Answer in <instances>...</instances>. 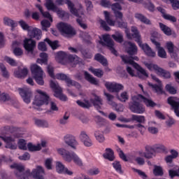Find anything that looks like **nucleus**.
Instances as JSON below:
<instances>
[{
  "label": "nucleus",
  "mask_w": 179,
  "mask_h": 179,
  "mask_svg": "<svg viewBox=\"0 0 179 179\" xmlns=\"http://www.w3.org/2000/svg\"><path fill=\"white\" fill-rule=\"evenodd\" d=\"M153 147L155 153H162V152H166V146L163 144H156Z\"/></svg>",
  "instance_id": "obj_52"
},
{
  "label": "nucleus",
  "mask_w": 179,
  "mask_h": 179,
  "mask_svg": "<svg viewBox=\"0 0 179 179\" xmlns=\"http://www.w3.org/2000/svg\"><path fill=\"white\" fill-rule=\"evenodd\" d=\"M47 146V141H41V143L33 144L31 143H29L27 144V149L29 152H37L38 150H41L43 148H45Z\"/></svg>",
  "instance_id": "obj_27"
},
{
  "label": "nucleus",
  "mask_w": 179,
  "mask_h": 179,
  "mask_svg": "<svg viewBox=\"0 0 179 179\" xmlns=\"http://www.w3.org/2000/svg\"><path fill=\"white\" fill-rule=\"evenodd\" d=\"M47 71L48 75L52 78V79H58L59 80H66V83H67V86H76L77 89H80V85L78 83H75L74 81H72V80L69 79L66 75L63 73H57L56 76L54 74V67L52 66H48Z\"/></svg>",
  "instance_id": "obj_11"
},
{
  "label": "nucleus",
  "mask_w": 179,
  "mask_h": 179,
  "mask_svg": "<svg viewBox=\"0 0 179 179\" xmlns=\"http://www.w3.org/2000/svg\"><path fill=\"white\" fill-rule=\"evenodd\" d=\"M94 136L96 141H98V142H99L100 143H103L105 141L104 136L103 135V132L100 131H95Z\"/></svg>",
  "instance_id": "obj_56"
},
{
  "label": "nucleus",
  "mask_w": 179,
  "mask_h": 179,
  "mask_svg": "<svg viewBox=\"0 0 179 179\" xmlns=\"http://www.w3.org/2000/svg\"><path fill=\"white\" fill-rule=\"evenodd\" d=\"M157 32H154L151 35L150 40L153 44H155L157 51H158V57L159 58H167V53L163 47L160 46V43L157 42Z\"/></svg>",
  "instance_id": "obj_16"
},
{
  "label": "nucleus",
  "mask_w": 179,
  "mask_h": 179,
  "mask_svg": "<svg viewBox=\"0 0 179 179\" xmlns=\"http://www.w3.org/2000/svg\"><path fill=\"white\" fill-rule=\"evenodd\" d=\"M64 142L66 145H68V146H70L72 149H74V150H76L78 145H79V143L78 141H76V138L73 135L71 134H66L64 136Z\"/></svg>",
  "instance_id": "obj_19"
},
{
  "label": "nucleus",
  "mask_w": 179,
  "mask_h": 179,
  "mask_svg": "<svg viewBox=\"0 0 179 179\" xmlns=\"http://www.w3.org/2000/svg\"><path fill=\"white\" fill-rule=\"evenodd\" d=\"M126 51L129 55H136L138 53V48L136 45L131 42H125Z\"/></svg>",
  "instance_id": "obj_32"
},
{
  "label": "nucleus",
  "mask_w": 179,
  "mask_h": 179,
  "mask_svg": "<svg viewBox=\"0 0 179 179\" xmlns=\"http://www.w3.org/2000/svg\"><path fill=\"white\" fill-rule=\"evenodd\" d=\"M84 75L86 80L90 82V83H92V85H99V81L92 76V75H90L89 73L85 71Z\"/></svg>",
  "instance_id": "obj_46"
},
{
  "label": "nucleus",
  "mask_w": 179,
  "mask_h": 179,
  "mask_svg": "<svg viewBox=\"0 0 179 179\" xmlns=\"http://www.w3.org/2000/svg\"><path fill=\"white\" fill-rule=\"evenodd\" d=\"M168 103L171 106L176 117H179V99L178 97L171 96L168 98Z\"/></svg>",
  "instance_id": "obj_26"
},
{
  "label": "nucleus",
  "mask_w": 179,
  "mask_h": 179,
  "mask_svg": "<svg viewBox=\"0 0 179 179\" xmlns=\"http://www.w3.org/2000/svg\"><path fill=\"white\" fill-rule=\"evenodd\" d=\"M79 64V58L77 56H70L67 63L68 66H75Z\"/></svg>",
  "instance_id": "obj_47"
},
{
  "label": "nucleus",
  "mask_w": 179,
  "mask_h": 179,
  "mask_svg": "<svg viewBox=\"0 0 179 179\" xmlns=\"http://www.w3.org/2000/svg\"><path fill=\"white\" fill-rule=\"evenodd\" d=\"M169 177L174 178V177H179V167L178 170L170 169L169 171Z\"/></svg>",
  "instance_id": "obj_64"
},
{
  "label": "nucleus",
  "mask_w": 179,
  "mask_h": 179,
  "mask_svg": "<svg viewBox=\"0 0 179 179\" xmlns=\"http://www.w3.org/2000/svg\"><path fill=\"white\" fill-rule=\"evenodd\" d=\"M122 61L124 62V64H128L129 65H132L135 69L138 71V73H135V71L132 69V68L129 67V66H127V71L130 75V76H138V78H140V79H146V78H149V74L148 73V71L145 70L143 67L141 66L138 64L136 62L129 60H125V57H122Z\"/></svg>",
  "instance_id": "obj_7"
},
{
  "label": "nucleus",
  "mask_w": 179,
  "mask_h": 179,
  "mask_svg": "<svg viewBox=\"0 0 179 179\" xmlns=\"http://www.w3.org/2000/svg\"><path fill=\"white\" fill-rule=\"evenodd\" d=\"M3 23L5 26H9L11 27V31H13V28L16 27V22L8 17H4L3 19Z\"/></svg>",
  "instance_id": "obj_39"
},
{
  "label": "nucleus",
  "mask_w": 179,
  "mask_h": 179,
  "mask_svg": "<svg viewBox=\"0 0 179 179\" xmlns=\"http://www.w3.org/2000/svg\"><path fill=\"white\" fill-rule=\"evenodd\" d=\"M93 99L94 100L90 99V101L87 99H84V101H77V104L80 106V107H83V108H89V107H92V106H94L95 108L99 111V113H103L100 111L101 110V106H103V101L97 95H92Z\"/></svg>",
  "instance_id": "obj_10"
},
{
  "label": "nucleus",
  "mask_w": 179,
  "mask_h": 179,
  "mask_svg": "<svg viewBox=\"0 0 179 179\" xmlns=\"http://www.w3.org/2000/svg\"><path fill=\"white\" fill-rule=\"evenodd\" d=\"M122 61L124 62V64H128L129 65H132L135 69L138 71V73H135V71L132 69V68L129 67V66H127V71L130 75V76H138V78H140V79H146V78H149V74L148 73V71L145 70L143 67L141 66L138 64L136 62L129 60H125V57H122Z\"/></svg>",
  "instance_id": "obj_6"
},
{
  "label": "nucleus",
  "mask_w": 179,
  "mask_h": 179,
  "mask_svg": "<svg viewBox=\"0 0 179 179\" xmlns=\"http://www.w3.org/2000/svg\"><path fill=\"white\" fill-rule=\"evenodd\" d=\"M57 29L63 36H66L67 37H72V36L76 34V31L69 24L65 22L59 23Z\"/></svg>",
  "instance_id": "obj_15"
},
{
  "label": "nucleus",
  "mask_w": 179,
  "mask_h": 179,
  "mask_svg": "<svg viewBox=\"0 0 179 179\" xmlns=\"http://www.w3.org/2000/svg\"><path fill=\"white\" fill-rule=\"evenodd\" d=\"M103 157L104 159H107L108 160H110V162H113V160H114V151H113L111 148H106L105 153L103 154Z\"/></svg>",
  "instance_id": "obj_41"
},
{
  "label": "nucleus",
  "mask_w": 179,
  "mask_h": 179,
  "mask_svg": "<svg viewBox=\"0 0 179 179\" xmlns=\"http://www.w3.org/2000/svg\"><path fill=\"white\" fill-rule=\"evenodd\" d=\"M18 92L24 103L29 104V103H30V101H31V91H30L29 88H19Z\"/></svg>",
  "instance_id": "obj_24"
},
{
  "label": "nucleus",
  "mask_w": 179,
  "mask_h": 179,
  "mask_svg": "<svg viewBox=\"0 0 179 179\" xmlns=\"http://www.w3.org/2000/svg\"><path fill=\"white\" fill-rule=\"evenodd\" d=\"M35 124L37 125V127H42L43 128H47V127H48V122L45 120H36Z\"/></svg>",
  "instance_id": "obj_62"
},
{
  "label": "nucleus",
  "mask_w": 179,
  "mask_h": 179,
  "mask_svg": "<svg viewBox=\"0 0 179 179\" xmlns=\"http://www.w3.org/2000/svg\"><path fill=\"white\" fill-rule=\"evenodd\" d=\"M105 96H106L107 97L108 104H110V106H112V107H115L116 111L117 112L124 111V106L117 105L116 103H115V102L113 101V99H114V96L113 95H110L108 93H105Z\"/></svg>",
  "instance_id": "obj_33"
},
{
  "label": "nucleus",
  "mask_w": 179,
  "mask_h": 179,
  "mask_svg": "<svg viewBox=\"0 0 179 179\" xmlns=\"http://www.w3.org/2000/svg\"><path fill=\"white\" fill-rule=\"evenodd\" d=\"M28 37L24 40L23 47L27 51V54H33L34 52V48H36V42L31 38H35L36 40H41L43 34L41 30L37 27H32L30 28L27 33Z\"/></svg>",
  "instance_id": "obj_3"
},
{
  "label": "nucleus",
  "mask_w": 179,
  "mask_h": 179,
  "mask_svg": "<svg viewBox=\"0 0 179 179\" xmlns=\"http://www.w3.org/2000/svg\"><path fill=\"white\" fill-rule=\"evenodd\" d=\"M55 59L59 64H65L64 61H67L68 55L64 52H59L55 55Z\"/></svg>",
  "instance_id": "obj_36"
},
{
  "label": "nucleus",
  "mask_w": 179,
  "mask_h": 179,
  "mask_svg": "<svg viewBox=\"0 0 179 179\" xmlns=\"http://www.w3.org/2000/svg\"><path fill=\"white\" fill-rule=\"evenodd\" d=\"M70 157L71 162H72L73 160V162L75 163V164H77V166H83V162L82 161L80 157H79V156H78V155L74 152H71V155H70Z\"/></svg>",
  "instance_id": "obj_40"
},
{
  "label": "nucleus",
  "mask_w": 179,
  "mask_h": 179,
  "mask_svg": "<svg viewBox=\"0 0 179 179\" xmlns=\"http://www.w3.org/2000/svg\"><path fill=\"white\" fill-rule=\"evenodd\" d=\"M129 103V109L132 113H135L136 114H143L145 113V109L143 105L139 103L141 101H134Z\"/></svg>",
  "instance_id": "obj_20"
},
{
  "label": "nucleus",
  "mask_w": 179,
  "mask_h": 179,
  "mask_svg": "<svg viewBox=\"0 0 179 179\" xmlns=\"http://www.w3.org/2000/svg\"><path fill=\"white\" fill-rule=\"evenodd\" d=\"M88 70L90 72H92L94 76H97V78H101V76L104 75V72L101 69H93V67H90Z\"/></svg>",
  "instance_id": "obj_49"
},
{
  "label": "nucleus",
  "mask_w": 179,
  "mask_h": 179,
  "mask_svg": "<svg viewBox=\"0 0 179 179\" xmlns=\"http://www.w3.org/2000/svg\"><path fill=\"white\" fill-rule=\"evenodd\" d=\"M56 3H57V5H64V3H66L71 13L78 17L77 19V22L80 24V27L84 29H87V25L85 24L83 21V19H85V10H83L82 4L79 3L78 5V8L76 9L75 8V4L70 0H56Z\"/></svg>",
  "instance_id": "obj_2"
},
{
  "label": "nucleus",
  "mask_w": 179,
  "mask_h": 179,
  "mask_svg": "<svg viewBox=\"0 0 179 179\" xmlns=\"http://www.w3.org/2000/svg\"><path fill=\"white\" fill-rule=\"evenodd\" d=\"M158 12H160L162 13V17L166 20H169V22H171V23H176L177 22V18L175 16H173L170 14L166 13V10L162 7L157 8Z\"/></svg>",
  "instance_id": "obj_34"
},
{
  "label": "nucleus",
  "mask_w": 179,
  "mask_h": 179,
  "mask_svg": "<svg viewBox=\"0 0 179 179\" xmlns=\"http://www.w3.org/2000/svg\"><path fill=\"white\" fill-rule=\"evenodd\" d=\"M165 3H171L173 10H178L179 9V1L178 0H162Z\"/></svg>",
  "instance_id": "obj_50"
},
{
  "label": "nucleus",
  "mask_w": 179,
  "mask_h": 179,
  "mask_svg": "<svg viewBox=\"0 0 179 179\" xmlns=\"http://www.w3.org/2000/svg\"><path fill=\"white\" fill-rule=\"evenodd\" d=\"M50 87H52L55 92V96L62 100V101H66L68 98L66 96L62 94V89L59 87L58 83L51 80L50 81Z\"/></svg>",
  "instance_id": "obj_17"
},
{
  "label": "nucleus",
  "mask_w": 179,
  "mask_h": 179,
  "mask_svg": "<svg viewBox=\"0 0 179 179\" xmlns=\"http://www.w3.org/2000/svg\"><path fill=\"white\" fill-rule=\"evenodd\" d=\"M56 171L59 174H66L67 176H73V171L65 167V165L61 162H56Z\"/></svg>",
  "instance_id": "obj_25"
},
{
  "label": "nucleus",
  "mask_w": 179,
  "mask_h": 179,
  "mask_svg": "<svg viewBox=\"0 0 179 179\" xmlns=\"http://www.w3.org/2000/svg\"><path fill=\"white\" fill-rule=\"evenodd\" d=\"M33 102L34 108H37V107H40V106L44 104H50V110H52V111H58V106H57L55 101H51L50 96H48L44 91L37 90Z\"/></svg>",
  "instance_id": "obj_5"
},
{
  "label": "nucleus",
  "mask_w": 179,
  "mask_h": 179,
  "mask_svg": "<svg viewBox=\"0 0 179 179\" xmlns=\"http://www.w3.org/2000/svg\"><path fill=\"white\" fill-rule=\"evenodd\" d=\"M152 173L155 177H162L164 173L163 172V167L157 165L154 166Z\"/></svg>",
  "instance_id": "obj_43"
},
{
  "label": "nucleus",
  "mask_w": 179,
  "mask_h": 179,
  "mask_svg": "<svg viewBox=\"0 0 179 179\" xmlns=\"http://www.w3.org/2000/svg\"><path fill=\"white\" fill-rule=\"evenodd\" d=\"M131 120L133 121H136L137 122H139L140 124H145V122L146 121L145 116L138 115H131Z\"/></svg>",
  "instance_id": "obj_51"
},
{
  "label": "nucleus",
  "mask_w": 179,
  "mask_h": 179,
  "mask_svg": "<svg viewBox=\"0 0 179 179\" xmlns=\"http://www.w3.org/2000/svg\"><path fill=\"white\" fill-rule=\"evenodd\" d=\"M154 124H156V122H149L148 124H149V127H148V132H150V134H157V132H159V129H157V128L156 127H152V125Z\"/></svg>",
  "instance_id": "obj_58"
},
{
  "label": "nucleus",
  "mask_w": 179,
  "mask_h": 179,
  "mask_svg": "<svg viewBox=\"0 0 179 179\" xmlns=\"http://www.w3.org/2000/svg\"><path fill=\"white\" fill-rule=\"evenodd\" d=\"M22 40L15 41L12 43V50L15 57H22L23 55V50L20 48L22 47Z\"/></svg>",
  "instance_id": "obj_23"
},
{
  "label": "nucleus",
  "mask_w": 179,
  "mask_h": 179,
  "mask_svg": "<svg viewBox=\"0 0 179 179\" xmlns=\"http://www.w3.org/2000/svg\"><path fill=\"white\" fill-rule=\"evenodd\" d=\"M36 7L38 8V10H40L41 15H42L44 17H45L46 19H48V20H50V22L51 23H52V22H53L52 16H51V14H50V13H48V12H47V11L44 12V11L43 10V7H41V5H40V4H36Z\"/></svg>",
  "instance_id": "obj_42"
},
{
  "label": "nucleus",
  "mask_w": 179,
  "mask_h": 179,
  "mask_svg": "<svg viewBox=\"0 0 179 179\" xmlns=\"http://www.w3.org/2000/svg\"><path fill=\"white\" fill-rule=\"evenodd\" d=\"M166 48L168 50V52L170 54L171 58L177 59V52H178V48L174 45V43H173L171 41L166 42Z\"/></svg>",
  "instance_id": "obj_28"
},
{
  "label": "nucleus",
  "mask_w": 179,
  "mask_h": 179,
  "mask_svg": "<svg viewBox=\"0 0 179 179\" xmlns=\"http://www.w3.org/2000/svg\"><path fill=\"white\" fill-rule=\"evenodd\" d=\"M18 148L21 150H27V145L24 139H19L17 142Z\"/></svg>",
  "instance_id": "obj_60"
},
{
  "label": "nucleus",
  "mask_w": 179,
  "mask_h": 179,
  "mask_svg": "<svg viewBox=\"0 0 179 179\" xmlns=\"http://www.w3.org/2000/svg\"><path fill=\"white\" fill-rule=\"evenodd\" d=\"M145 159H153V157H156V152L155 151V148L152 145H146L145 147Z\"/></svg>",
  "instance_id": "obj_35"
},
{
  "label": "nucleus",
  "mask_w": 179,
  "mask_h": 179,
  "mask_svg": "<svg viewBox=\"0 0 179 179\" xmlns=\"http://www.w3.org/2000/svg\"><path fill=\"white\" fill-rule=\"evenodd\" d=\"M112 37L117 43H122L124 41V36L120 31L115 32V34L112 35Z\"/></svg>",
  "instance_id": "obj_53"
},
{
  "label": "nucleus",
  "mask_w": 179,
  "mask_h": 179,
  "mask_svg": "<svg viewBox=\"0 0 179 179\" xmlns=\"http://www.w3.org/2000/svg\"><path fill=\"white\" fill-rule=\"evenodd\" d=\"M118 99L120 100V101H127V100L129 99V95L128 94V92L124 91L120 94V96H118Z\"/></svg>",
  "instance_id": "obj_63"
},
{
  "label": "nucleus",
  "mask_w": 179,
  "mask_h": 179,
  "mask_svg": "<svg viewBox=\"0 0 179 179\" xmlns=\"http://www.w3.org/2000/svg\"><path fill=\"white\" fill-rule=\"evenodd\" d=\"M57 152L58 155H60V156H62L64 162H66L67 163H71V155H72V152H70L65 148H57Z\"/></svg>",
  "instance_id": "obj_31"
},
{
  "label": "nucleus",
  "mask_w": 179,
  "mask_h": 179,
  "mask_svg": "<svg viewBox=\"0 0 179 179\" xmlns=\"http://www.w3.org/2000/svg\"><path fill=\"white\" fill-rule=\"evenodd\" d=\"M151 78L153 80L157 82V83H159V85H153L150 83H148V86L152 87V90H154L156 93H157V94H162L163 87L162 86V81H160V80H159V78H157L156 76H153L152 74H151Z\"/></svg>",
  "instance_id": "obj_22"
},
{
  "label": "nucleus",
  "mask_w": 179,
  "mask_h": 179,
  "mask_svg": "<svg viewBox=\"0 0 179 179\" xmlns=\"http://www.w3.org/2000/svg\"><path fill=\"white\" fill-rule=\"evenodd\" d=\"M100 5L101 6H103V8H110V6H111V9L114 12L116 20L111 19L110 13L108 11L103 12L105 20L109 26H117L120 29H127L128 24L122 20L124 15H122V13L120 11L122 9V7H121L120 3H116L111 5V2L108 0H101Z\"/></svg>",
  "instance_id": "obj_1"
},
{
  "label": "nucleus",
  "mask_w": 179,
  "mask_h": 179,
  "mask_svg": "<svg viewBox=\"0 0 179 179\" xmlns=\"http://www.w3.org/2000/svg\"><path fill=\"white\" fill-rule=\"evenodd\" d=\"M131 32L133 34L129 33V30L126 28L125 33L127 38L131 40V38H135L136 43H138L139 47L143 50L145 52V55L148 57H150L151 58H155L156 57V52L153 51L150 47L148 45V44H142V41L141 40V34H139V31L136 27H131Z\"/></svg>",
  "instance_id": "obj_4"
},
{
  "label": "nucleus",
  "mask_w": 179,
  "mask_h": 179,
  "mask_svg": "<svg viewBox=\"0 0 179 179\" xmlns=\"http://www.w3.org/2000/svg\"><path fill=\"white\" fill-rule=\"evenodd\" d=\"M1 134L0 135V138L6 144V148L7 149H11L15 150V149H17V145L16 144V140L20 138V136H8V128L3 127L1 130Z\"/></svg>",
  "instance_id": "obj_8"
},
{
  "label": "nucleus",
  "mask_w": 179,
  "mask_h": 179,
  "mask_svg": "<svg viewBox=\"0 0 179 179\" xmlns=\"http://www.w3.org/2000/svg\"><path fill=\"white\" fill-rule=\"evenodd\" d=\"M99 43L103 46L106 45V47L109 48V50L111 51L112 54L117 55V50L114 49V41L111 40L110 35L104 34L101 36H99Z\"/></svg>",
  "instance_id": "obj_14"
},
{
  "label": "nucleus",
  "mask_w": 179,
  "mask_h": 179,
  "mask_svg": "<svg viewBox=\"0 0 179 179\" xmlns=\"http://www.w3.org/2000/svg\"><path fill=\"white\" fill-rule=\"evenodd\" d=\"M143 64L145 65V68L148 69V71L150 72H155L157 75H158V73H162V72L161 67L156 64L152 63L151 62H143Z\"/></svg>",
  "instance_id": "obj_30"
},
{
  "label": "nucleus",
  "mask_w": 179,
  "mask_h": 179,
  "mask_svg": "<svg viewBox=\"0 0 179 179\" xmlns=\"http://www.w3.org/2000/svg\"><path fill=\"white\" fill-rule=\"evenodd\" d=\"M78 139L85 148H91V146H93V141H92V138H90L85 131L80 132L78 136Z\"/></svg>",
  "instance_id": "obj_21"
},
{
  "label": "nucleus",
  "mask_w": 179,
  "mask_h": 179,
  "mask_svg": "<svg viewBox=\"0 0 179 179\" xmlns=\"http://www.w3.org/2000/svg\"><path fill=\"white\" fill-rule=\"evenodd\" d=\"M20 27L22 29V30H25L27 31H29V30L30 29L31 27H32L31 26H29L27 24V22H26V21L23 20H20L18 22Z\"/></svg>",
  "instance_id": "obj_59"
},
{
  "label": "nucleus",
  "mask_w": 179,
  "mask_h": 179,
  "mask_svg": "<svg viewBox=\"0 0 179 179\" xmlns=\"http://www.w3.org/2000/svg\"><path fill=\"white\" fill-rule=\"evenodd\" d=\"M29 73V70L27 68L24 67L22 69H18L17 70H15L14 71V76L15 78H24L27 76V74Z\"/></svg>",
  "instance_id": "obj_37"
},
{
  "label": "nucleus",
  "mask_w": 179,
  "mask_h": 179,
  "mask_svg": "<svg viewBox=\"0 0 179 179\" xmlns=\"http://www.w3.org/2000/svg\"><path fill=\"white\" fill-rule=\"evenodd\" d=\"M3 61H5L6 62H7V64H8L9 65H10L11 66H16V65H17V62H16V60H15L12 57H9L8 56H5L3 58Z\"/></svg>",
  "instance_id": "obj_57"
},
{
  "label": "nucleus",
  "mask_w": 179,
  "mask_h": 179,
  "mask_svg": "<svg viewBox=\"0 0 179 179\" xmlns=\"http://www.w3.org/2000/svg\"><path fill=\"white\" fill-rule=\"evenodd\" d=\"M45 43H48V45H50V47H51L52 50H57L58 48V47H59V45L58 44V41H51L48 38H46L44 40Z\"/></svg>",
  "instance_id": "obj_48"
},
{
  "label": "nucleus",
  "mask_w": 179,
  "mask_h": 179,
  "mask_svg": "<svg viewBox=\"0 0 179 179\" xmlns=\"http://www.w3.org/2000/svg\"><path fill=\"white\" fill-rule=\"evenodd\" d=\"M95 60L100 62L103 66H106L107 65V59L103 57V55L100 54H96L95 55Z\"/></svg>",
  "instance_id": "obj_54"
},
{
  "label": "nucleus",
  "mask_w": 179,
  "mask_h": 179,
  "mask_svg": "<svg viewBox=\"0 0 179 179\" xmlns=\"http://www.w3.org/2000/svg\"><path fill=\"white\" fill-rule=\"evenodd\" d=\"M16 176L20 179H29V177H33L35 179H45L44 176H45V171L43 166H36L31 172H30L29 169H27L22 176H20L19 173H16Z\"/></svg>",
  "instance_id": "obj_9"
},
{
  "label": "nucleus",
  "mask_w": 179,
  "mask_h": 179,
  "mask_svg": "<svg viewBox=\"0 0 179 179\" xmlns=\"http://www.w3.org/2000/svg\"><path fill=\"white\" fill-rule=\"evenodd\" d=\"M41 24L42 26V30H44L45 31H47V29L51 27V22L50 20H43L41 22Z\"/></svg>",
  "instance_id": "obj_61"
},
{
  "label": "nucleus",
  "mask_w": 179,
  "mask_h": 179,
  "mask_svg": "<svg viewBox=\"0 0 179 179\" xmlns=\"http://www.w3.org/2000/svg\"><path fill=\"white\" fill-rule=\"evenodd\" d=\"M31 75L36 83L40 86H44V78L45 73L41 67L36 64H32L30 66Z\"/></svg>",
  "instance_id": "obj_12"
},
{
  "label": "nucleus",
  "mask_w": 179,
  "mask_h": 179,
  "mask_svg": "<svg viewBox=\"0 0 179 179\" xmlns=\"http://www.w3.org/2000/svg\"><path fill=\"white\" fill-rule=\"evenodd\" d=\"M105 87L109 92H120L124 89V86L121 84L116 83L106 82L105 83Z\"/></svg>",
  "instance_id": "obj_29"
},
{
  "label": "nucleus",
  "mask_w": 179,
  "mask_h": 179,
  "mask_svg": "<svg viewBox=\"0 0 179 179\" xmlns=\"http://www.w3.org/2000/svg\"><path fill=\"white\" fill-rule=\"evenodd\" d=\"M138 87H140V89H141L143 94L134 95L131 97V100L133 101H135L136 103V101H142L143 103H144L146 107L156 106V103H155V101H153L152 99H150V97L149 96V94L143 91V85L139 84Z\"/></svg>",
  "instance_id": "obj_13"
},
{
  "label": "nucleus",
  "mask_w": 179,
  "mask_h": 179,
  "mask_svg": "<svg viewBox=\"0 0 179 179\" xmlns=\"http://www.w3.org/2000/svg\"><path fill=\"white\" fill-rule=\"evenodd\" d=\"M45 6L48 10L56 12L59 17H64L65 16V11L58 8L54 3L53 0H46Z\"/></svg>",
  "instance_id": "obj_18"
},
{
  "label": "nucleus",
  "mask_w": 179,
  "mask_h": 179,
  "mask_svg": "<svg viewBox=\"0 0 179 179\" xmlns=\"http://www.w3.org/2000/svg\"><path fill=\"white\" fill-rule=\"evenodd\" d=\"M10 168L17 170V171H18V174H22L24 171V166L20 164H13L10 166Z\"/></svg>",
  "instance_id": "obj_55"
},
{
  "label": "nucleus",
  "mask_w": 179,
  "mask_h": 179,
  "mask_svg": "<svg viewBox=\"0 0 179 179\" xmlns=\"http://www.w3.org/2000/svg\"><path fill=\"white\" fill-rule=\"evenodd\" d=\"M159 27L162 31H163V33H164L166 36H171V34H173L171 28L169 27L168 26L165 25L162 22L159 23Z\"/></svg>",
  "instance_id": "obj_44"
},
{
  "label": "nucleus",
  "mask_w": 179,
  "mask_h": 179,
  "mask_svg": "<svg viewBox=\"0 0 179 179\" xmlns=\"http://www.w3.org/2000/svg\"><path fill=\"white\" fill-rule=\"evenodd\" d=\"M40 58H38L36 59L37 64H39L40 65H47L48 62V55L45 52H41L39 55Z\"/></svg>",
  "instance_id": "obj_38"
},
{
  "label": "nucleus",
  "mask_w": 179,
  "mask_h": 179,
  "mask_svg": "<svg viewBox=\"0 0 179 179\" xmlns=\"http://www.w3.org/2000/svg\"><path fill=\"white\" fill-rule=\"evenodd\" d=\"M134 17H136L137 20L142 22V23H145V24H150V20L141 13H136Z\"/></svg>",
  "instance_id": "obj_45"
}]
</instances>
